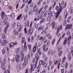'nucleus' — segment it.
Here are the masks:
<instances>
[{
	"instance_id": "f257e3e1",
	"label": "nucleus",
	"mask_w": 73,
	"mask_h": 73,
	"mask_svg": "<svg viewBox=\"0 0 73 73\" xmlns=\"http://www.w3.org/2000/svg\"><path fill=\"white\" fill-rule=\"evenodd\" d=\"M59 8L58 11V13H56V18H58V16L60 14L61 12H62V9L63 8H62V7L61 5V3H59Z\"/></svg>"
},
{
	"instance_id": "f03ea898",
	"label": "nucleus",
	"mask_w": 73,
	"mask_h": 73,
	"mask_svg": "<svg viewBox=\"0 0 73 73\" xmlns=\"http://www.w3.org/2000/svg\"><path fill=\"white\" fill-rule=\"evenodd\" d=\"M48 11H42L41 13V16H43V17H45L46 16V15Z\"/></svg>"
},
{
	"instance_id": "7ed1b4c3",
	"label": "nucleus",
	"mask_w": 73,
	"mask_h": 73,
	"mask_svg": "<svg viewBox=\"0 0 73 73\" xmlns=\"http://www.w3.org/2000/svg\"><path fill=\"white\" fill-rule=\"evenodd\" d=\"M36 66H37V63H35V65L34 64H31V70L34 71L35 69V68H36Z\"/></svg>"
},
{
	"instance_id": "20e7f679",
	"label": "nucleus",
	"mask_w": 73,
	"mask_h": 73,
	"mask_svg": "<svg viewBox=\"0 0 73 73\" xmlns=\"http://www.w3.org/2000/svg\"><path fill=\"white\" fill-rule=\"evenodd\" d=\"M30 58V56L27 55L26 57L24 58V60L26 62H28L27 61H28V60H29V59Z\"/></svg>"
},
{
	"instance_id": "39448f33",
	"label": "nucleus",
	"mask_w": 73,
	"mask_h": 73,
	"mask_svg": "<svg viewBox=\"0 0 73 73\" xmlns=\"http://www.w3.org/2000/svg\"><path fill=\"white\" fill-rule=\"evenodd\" d=\"M20 55L18 54L15 56V60L16 62H19V61Z\"/></svg>"
},
{
	"instance_id": "423d86ee",
	"label": "nucleus",
	"mask_w": 73,
	"mask_h": 73,
	"mask_svg": "<svg viewBox=\"0 0 73 73\" xmlns=\"http://www.w3.org/2000/svg\"><path fill=\"white\" fill-rule=\"evenodd\" d=\"M72 27V25L71 24H69V25H66V28H68V29H70Z\"/></svg>"
},
{
	"instance_id": "0eeeda50",
	"label": "nucleus",
	"mask_w": 73,
	"mask_h": 73,
	"mask_svg": "<svg viewBox=\"0 0 73 73\" xmlns=\"http://www.w3.org/2000/svg\"><path fill=\"white\" fill-rule=\"evenodd\" d=\"M25 26H27L28 27L29 25V22L28 21H26L25 24Z\"/></svg>"
},
{
	"instance_id": "6e6552de",
	"label": "nucleus",
	"mask_w": 73,
	"mask_h": 73,
	"mask_svg": "<svg viewBox=\"0 0 73 73\" xmlns=\"http://www.w3.org/2000/svg\"><path fill=\"white\" fill-rule=\"evenodd\" d=\"M5 16H7V15L5 14V13L4 12H2L1 13V16L2 19L4 18Z\"/></svg>"
},
{
	"instance_id": "1a4fd4ad",
	"label": "nucleus",
	"mask_w": 73,
	"mask_h": 73,
	"mask_svg": "<svg viewBox=\"0 0 73 73\" xmlns=\"http://www.w3.org/2000/svg\"><path fill=\"white\" fill-rule=\"evenodd\" d=\"M3 5L5 6H7L8 5V1L7 0L5 1L4 2Z\"/></svg>"
},
{
	"instance_id": "9d476101",
	"label": "nucleus",
	"mask_w": 73,
	"mask_h": 73,
	"mask_svg": "<svg viewBox=\"0 0 73 73\" xmlns=\"http://www.w3.org/2000/svg\"><path fill=\"white\" fill-rule=\"evenodd\" d=\"M1 67L3 70L5 69V64H4V63L1 65Z\"/></svg>"
},
{
	"instance_id": "9b49d317",
	"label": "nucleus",
	"mask_w": 73,
	"mask_h": 73,
	"mask_svg": "<svg viewBox=\"0 0 73 73\" xmlns=\"http://www.w3.org/2000/svg\"><path fill=\"white\" fill-rule=\"evenodd\" d=\"M20 29H19L18 30V32H21V29H22V28H23V25H21L20 26Z\"/></svg>"
},
{
	"instance_id": "f8f14e48",
	"label": "nucleus",
	"mask_w": 73,
	"mask_h": 73,
	"mask_svg": "<svg viewBox=\"0 0 73 73\" xmlns=\"http://www.w3.org/2000/svg\"><path fill=\"white\" fill-rule=\"evenodd\" d=\"M7 42H7V41L6 40H3L2 41V43L3 46H5V44H6V43H7Z\"/></svg>"
},
{
	"instance_id": "ddd939ff",
	"label": "nucleus",
	"mask_w": 73,
	"mask_h": 73,
	"mask_svg": "<svg viewBox=\"0 0 73 73\" xmlns=\"http://www.w3.org/2000/svg\"><path fill=\"white\" fill-rule=\"evenodd\" d=\"M48 54H50L51 53V54L52 56L53 55V50H49L48 51Z\"/></svg>"
},
{
	"instance_id": "4468645a",
	"label": "nucleus",
	"mask_w": 73,
	"mask_h": 73,
	"mask_svg": "<svg viewBox=\"0 0 73 73\" xmlns=\"http://www.w3.org/2000/svg\"><path fill=\"white\" fill-rule=\"evenodd\" d=\"M64 16H65V19L66 18V17L68 16V13H67V11L66 10H65L64 12Z\"/></svg>"
},
{
	"instance_id": "2eb2a0df",
	"label": "nucleus",
	"mask_w": 73,
	"mask_h": 73,
	"mask_svg": "<svg viewBox=\"0 0 73 73\" xmlns=\"http://www.w3.org/2000/svg\"><path fill=\"white\" fill-rule=\"evenodd\" d=\"M39 65H41V64H42V65H43L44 64V60H40L39 62Z\"/></svg>"
},
{
	"instance_id": "dca6fc26",
	"label": "nucleus",
	"mask_w": 73,
	"mask_h": 73,
	"mask_svg": "<svg viewBox=\"0 0 73 73\" xmlns=\"http://www.w3.org/2000/svg\"><path fill=\"white\" fill-rule=\"evenodd\" d=\"M24 64L23 63L20 66L19 69L20 70H22L23 69V68H24Z\"/></svg>"
},
{
	"instance_id": "f3484780",
	"label": "nucleus",
	"mask_w": 73,
	"mask_h": 73,
	"mask_svg": "<svg viewBox=\"0 0 73 73\" xmlns=\"http://www.w3.org/2000/svg\"><path fill=\"white\" fill-rule=\"evenodd\" d=\"M41 12V10H40L39 11V10L38 9H36V15H38V14H39V13H40Z\"/></svg>"
},
{
	"instance_id": "a211bd4d",
	"label": "nucleus",
	"mask_w": 73,
	"mask_h": 73,
	"mask_svg": "<svg viewBox=\"0 0 73 73\" xmlns=\"http://www.w3.org/2000/svg\"><path fill=\"white\" fill-rule=\"evenodd\" d=\"M50 12L52 14V16H53L54 17L56 16V13L54 11H52Z\"/></svg>"
},
{
	"instance_id": "6ab92c4d",
	"label": "nucleus",
	"mask_w": 73,
	"mask_h": 73,
	"mask_svg": "<svg viewBox=\"0 0 73 73\" xmlns=\"http://www.w3.org/2000/svg\"><path fill=\"white\" fill-rule=\"evenodd\" d=\"M69 53H70L69 54V55L68 56H67V57L68 58V60H71V57H70V55L71 54V53H70V52H68V54H69Z\"/></svg>"
},
{
	"instance_id": "aec40b11",
	"label": "nucleus",
	"mask_w": 73,
	"mask_h": 73,
	"mask_svg": "<svg viewBox=\"0 0 73 73\" xmlns=\"http://www.w3.org/2000/svg\"><path fill=\"white\" fill-rule=\"evenodd\" d=\"M28 6H27L25 9V13H27L28 12Z\"/></svg>"
},
{
	"instance_id": "412c9836",
	"label": "nucleus",
	"mask_w": 73,
	"mask_h": 73,
	"mask_svg": "<svg viewBox=\"0 0 73 73\" xmlns=\"http://www.w3.org/2000/svg\"><path fill=\"white\" fill-rule=\"evenodd\" d=\"M67 40H68V38H66L64 42L63 45H65L66 44V42H67Z\"/></svg>"
},
{
	"instance_id": "4be33fe9",
	"label": "nucleus",
	"mask_w": 73,
	"mask_h": 73,
	"mask_svg": "<svg viewBox=\"0 0 73 73\" xmlns=\"http://www.w3.org/2000/svg\"><path fill=\"white\" fill-rule=\"evenodd\" d=\"M10 48H12L14 46V43L13 42H11L9 44Z\"/></svg>"
},
{
	"instance_id": "5701e85b",
	"label": "nucleus",
	"mask_w": 73,
	"mask_h": 73,
	"mask_svg": "<svg viewBox=\"0 0 73 73\" xmlns=\"http://www.w3.org/2000/svg\"><path fill=\"white\" fill-rule=\"evenodd\" d=\"M35 59H36V63H37V61H38V59H39V56H35Z\"/></svg>"
},
{
	"instance_id": "b1692460",
	"label": "nucleus",
	"mask_w": 73,
	"mask_h": 73,
	"mask_svg": "<svg viewBox=\"0 0 73 73\" xmlns=\"http://www.w3.org/2000/svg\"><path fill=\"white\" fill-rule=\"evenodd\" d=\"M9 27V24H8L7 25V26L5 28V31H7V30L8 29V27Z\"/></svg>"
},
{
	"instance_id": "393cba45",
	"label": "nucleus",
	"mask_w": 73,
	"mask_h": 73,
	"mask_svg": "<svg viewBox=\"0 0 73 73\" xmlns=\"http://www.w3.org/2000/svg\"><path fill=\"white\" fill-rule=\"evenodd\" d=\"M22 16V14H21L20 15H19V16L17 18V20H19L20 19V18Z\"/></svg>"
},
{
	"instance_id": "a878e982",
	"label": "nucleus",
	"mask_w": 73,
	"mask_h": 73,
	"mask_svg": "<svg viewBox=\"0 0 73 73\" xmlns=\"http://www.w3.org/2000/svg\"><path fill=\"white\" fill-rule=\"evenodd\" d=\"M48 15L49 16L48 17H50V18L52 17H54L53 15L51 13V12H50V13H49L48 14Z\"/></svg>"
},
{
	"instance_id": "bb28decb",
	"label": "nucleus",
	"mask_w": 73,
	"mask_h": 73,
	"mask_svg": "<svg viewBox=\"0 0 73 73\" xmlns=\"http://www.w3.org/2000/svg\"><path fill=\"white\" fill-rule=\"evenodd\" d=\"M33 49V52H36V46H35L34 47Z\"/></svg>"
},
{
	"instance_id": "cd10ccee",
	"label": "nucleus",
	"mask_w": 73,
	"mask_h": 73,
	"mask_svg": "<svg viewBox=\"0 0 73 73\" xmlns=\"http://www.w3.org/2000/svg\"><path fill=\"white\" fill-rule=\"evenodd\" d=\"M38 53H39V56H41V51H40V49L38 50Z\"/></svg>"
},
{
	"instance_id": "c85d7f7f",
	"label": "nucleus",
	"mask_w": 73,
	"mask_h": 73,
	"mask_svg": "<svg viewBox=\"0 0 73 73\" xmlns=\"http://www.w3.org/2000/svg\"><path fill=\"white\" fill-rule=\"evenodd\" d=\"M33 40H34V36H32L31 38V41L32 42H33Z\"/></svg>"
},
{
	"instance_id": "c756f323",
	"label": "nucleus",
	"mask_w": 73,
	"mask_h": 73,
	"mask_svg": "<svg viewBox=\"0 0 73 73\" xmlns=\"http://www.w3.org/2000/svg\"><path fill=\"white\" fill-rule=\"evenodd\" d=\"M45 18L43 19L40 22V24H42L43 23H44V21H45V20H44Z\"/></svg>"
},
{
	"instance_id": "7c9ffc66",
	"label": "nucleus",
	"mask_w": 73,
	"mask_h": 73,
	"mask_svg": "<svg viewBox=\"0 0 73 73\" xmlns=\"http://www.w3.org/2000/svg\"><path fill=\"white\" fill-rule=\"evenodd\" d=\"M36 5H35L34 6V7L33 9V12H35V11H36Z\"/></svg>"
},
{
	"instance_id": "2f4dec72",
	"label": "nucleus",
	"mask_w": 73,
	"mask_h": 73,
	"mask_svg": "<svg viewBox=\"0 0 73 73\" xmlns=\"http://www.w3.org/2000/svg\"><path fill=\"white\" fill-rule=\"evenodd\" d=\"M61 49H62V48H61V47L60 46L58 47V52H60V50H61Z\"/></svg>"
},
{
	"instance_id": "473e14b6",
	"label": "nucleus",
	"mask_w": 73,
	"mask_h": 73,
	"mask_svg": "<svg viewBox=\"0 0 73 73\" xmlns=\"http://www.w3.org/2000/svg\"><path fill=\"white\" fill-rule=\"evenodd\" d=\"M54 23H55L54 22L52 23L51 24V25H52V28L53 29V28H54V25H55V24Z\"/></svg>"
},
{
	"instance_id": "72a5a7b5",
	"label": "nucleus",
	"mask_w": 73,
	"mask_h": 73,
	"mask_svg": "<svg viewBox=\"0 0 73 73\" xmlns=\"http://www.w3.org/2000/svg\"><path fill=\"white\" fill-rule=\"evenodd\" d=\"M25 42V39L24 38V37H23L22 38V43H24Z\"/></svg>"
},
{
	"instance_id": "f704fd0d",
	"label": "nucleus",
	"mask_w": 73,
	"mask_h": 73,
	"mask_svg": "<svg viewBox=\"0 0 73 73\" xmlns=\"http://www.w3.org/2000/svg\"><path fill=\"white\" fill-rule=\"evenodd\" d=\"M29 48L30 50H32V48H31V44H29L28 45Z\"/></svg>"
},
{
	"instance_id": "c9c22d12",
	"label": "nucleus",
	"mask_w": 73,
	"mask_h": 73,
	"mask_svg": "<svg viewBox=\"0 0 73 73\" xmlns=\"http://www.w3.org/2000/svg\"><path fill=\"white\" fill-rule=\"evenodd\" d=\"M50 44V41L48 40L47 42V44H46V46H48Z\"/></svg>"
},
{
	"instance_id": "e433bc0d",
	"label": "nucleus",
	"mask_w": 73,
	"mask_h": 73,
	"mask_svg": "<svg viewBox=\"0 0 73 73\" xmlns=\"http://www.w3.org/2000/svg\"><path fill=\"white\" fill-rule=\"evenodd\" d=\"M54 5H53L51 7L52 8H54V6H55V5H56V2H54Z\"/></svg>"
},
{
	"instance_id": "4c0bfd02",
	"label": "nucleus",
	"mask_w": 73,
	"mask_h": 73,
	"mask_svg": "<svg viewBox=\"0 0 73 73\" xmlns=\"http://www.w3.org/2000/svg\"><path fill=\"white\" fill-rule=\"evenodd\" d=\"M62 52L61 51L58 54V57H60L61 56V54H62Z\"/></svg>"
},
{
	"instance_id": "58836bf2",
	"label": "nucleus",
	"mask_w": 73,
	"mask_h": 73,
	"mask_svg": "<svg viewBox=\"0 0 73 73\" xmlns=\"http://www.w3.org/2000/svg\"><path fill=\"white\" fill-rule=\"evenodd\" d=\"M16 23H14L12 25V28H14L16 26Z\"/></svg>"
},
{
	"instance_id": "ea45409f",
	"label": "nucleus",
	"mask_w": 73,
	"mask_h": 73,
	"mask_svg": "<svg viewBox=\"0 0 73 73\" xmlns=\"http://www.w3.org/2000/svg\"><path fill=\"white\" fill-rule=\"evenodd\" d=\"M72 39V36H70L69 37H68V40L69 41L70 40H71Z\"/></svg>"
},
{
	"instance_id": "a19ab883",
	"label": "nucleus",
	"mask_w": 73,
	"mask_h": 73,
	"mask_svg": "<svg viewBox=\"0 0 73 73\" xmlns=\"http://www.w3.org/2000/svg\"><path fill=\"white\" fill-rule=\"evenodd\" d=\"M25 61L23 63V64L24 66L25 65H27V64H28V61L27 62H26V61Z\"/></svg>"
},
{
	"instance_id": "79ce46f5",
	"label": "nucleus",
	"mask_w": 73,
	"mask_h": 73,
	"mask_svg": "<svg viewBox=\"0 0 73 73\" xmlns=\"http://www.w3.org/2000/svg\"><path fill=\"white\" fill-rule=\"evenodd\" d=\"M38 25H35V28H36V29H38Z\"/></svg>"
},
{
	"instance_id": "37998d69",
	"label": "nucleus",
	"mask_w": 73,
	"mask_h": 73,
	"mask_svg": "<svg viewBox=\"0 0 73 73\" xmlns=\"http://www.w3.org/2000/svg\"><path fill=\"white\" fill-rule=\"evenodd\" d=\"M2 54H5V49H3L2 50Z\"/></svg>"
},
{
	"instance_id": "c03bdc74",
	"label": "nucleus",
	"mask_w": 73,
	"mask_h": 73,
	"mask_svg": "<svg viewBox=\"0 0 73 73\" xmlns=\"http://www.w3.org/2000/svg\"><path fill=\"white\" fill-rule=\"evenodd\" d=\"M66 21H64L63 22V25H64V26H65V25H66Z\"/></svg>"
},
{
	"instance_id": "a18cd8bd",
	"label": "nucleus",
	"mask_w": 73,
	"mask_h": 73,
	"mask_svg": "<svg viewBox=\"0 0 73 73\" xmlns=\"http://www.w3.org/2000/svg\"><path fill=\"white\" fill-rule=\"evenodd\" d=\"M20 48H17L16 51L17 53H18V52H19V51H20Z\"/></svg>"
},
{
	"instance_id": "49530a36",
	"label": "nucleus",
	"mask_w": 73,
	"mask_h": 73,
	"mask_svg": "<svg viewBox=\"0 0 73 73\" xmlns=\"http://www.w3.org/2000/svg\"><path fill=\"white\" fill-rule=\"evenodd\" d=\"M58 9H59V7H58V6H57L56 7V8H55L56 10V11H57V10H58Z\"/></svg>"
},
{
	"instance_id": "de8ad7c7",
	"label": "nucleus",
	"mask_w": 73,
	"mask_h": 73,
	"mask_svg": "<svg viewBox=\"0 0 73 73\" xmlns=\"http://www.w3.org/2000/svg\"><path fill=\"white\" fill-rule=\"evenodd\" d=\"M61 66L62 67L64 68V67H65V64L64 63H62L61 64Z\"/></svg>"
},
{
	"instance_id": "09e8293b",
	"label": "nucleus",
	"mask_w": 73,
	"mask_h": 73,
	"mask_svg": "<svg viewBox=\"0 0 73 73\" xmlns=\"http://www.w3.org/2000/svg\"><path fill=\"white\" fill-rule=\"evenodd\" d=\"M27 17H28V15H27V14H26L25 15V18H24L25 20H26V19H27Z\"/></svg>"
},
{
	"instance_id": "8fccbe9b",
	"label": "nucleus",
	"mask_w": 73,
	"mask_h": 73,
	"mask_svg": "<svg viewBox=\"0 0 73 73\" xmlns=\"http://www.w3.org/2000/svg\"><path fill=\"white\" fill-rule=\"evenodd\" d=\"M33 24V22H31L30 25V28H31V27H32V25Z\"/></svg>"
},
{
	"instance_id": "3c124183",
	"label": "nucleus",
	"mask_w": 73,
	"mask_h": 73,
	"mask_svg": "<svg viewBox=\"0 0 73 73\" xmlns=\"http://www.w3.org/2000/svg\"><path fill=\"white\" fill-rule=\"evenodd\" d=\"M29 13L30 15H31L32 14V12L31 11H30L29 12Z\"/></svg>"
},
{
	"instance_id": "603ef678",
	"label": "nucleus",
	"mask_w": 73,
	"mask_h": 73,
	"mask_svg": "<svg viewBox=\"0 0 73 73\" xmlns=\"http://www.w3.org/2000/svg\"><path fill=\"white\" fill-rule=\"evenodd\" d=\"M3 64H4L6 63V59H5L3 60Z\"/></svg>"
},
{
	"instance_id": "864d4df0",
	"label": "nucleus",
	"mask_w": 73,
	"mask_h": 73,
	"mask_svg": "<svg viewBox=\"0 0 73 73\" xmlns=\"http://www.w3.org/2000/svg\"><path fill=\"white\" fill-rule=\"evenodd\" d=\"M33 3H32L30 5V7H33Z\"/></svg>"
},
{
	"instance_id": "5fc2aeb1",
	"label": "nucleus",
	"mask_w": 73,
	"mask_h": 73,
	"mask_svg": "<svg viewBox=\"0 0 73 73\" xmlns=\"http://www.w3.org/2000/svg\"><path fill=\"white\" fill-rule=\"evenodd\" d=\"M53 64V62H52V61H50L49 62V64L50 65H52Z\"/></svg>"
},
{
	"instance_id": "6e6d98bb",
	"label": "nucleus",
	"mask_w": 73,
	"mask_h": 73,
	"mask_svg": "<svg viewBox=\"0 0 73 73\" xmlns=\"http://www.w3.org/2000/svg\"><path fill=\"white\" fill-rule=\"evenodd\" d=\"M24 31L25 32V33H26V34H27V28H25V29Z\"/></svg>"
},
{
	"instance_id": "4d7b16f0",
	"label": "nucleus",
	"mask_w": 73,
	"mask_h": 73,
	"mask_svg": "<svg viewBox=\"0 0 73 73\" xmlns=\"http://www.w3.org/2000/svg\"><path fill=\"white\" fill-rule=\"evenodd\" d=\"M2 38H5V35L4 34L2 35Z\"/></svg>"
},
{
	"instance_id": "13d9d810",
	"label": "nucleus",
	"mask_w": 73,
	"mask_h": 73,
	"mask_svg": "<svg viewBox=\"0 0 73 73\" xmlns=\"http://www.w3.org/2000/svg\"><path fill=\"white\" fill-rule=\"evenodd\" d=\"M8 9H12V7L11 6H9L8 7Z\"/></svg>"
},
{
	"instance_id": "bf43d9fd",
	"label": "nucleus",
	"mask_w": 73,
	"mask_h": 73,
	"mask_svg": "<svg viewBox=\"0 0 73 73\" xmlns=\"http://www.w3.org/2000/svg\"><path fill=\"white\" fill-rule=\"evenodd\" d=\"M50 18H50L49 17H47V20L48 21H49V20H50Z\"/></svg>"
},
{
	"instance_id": "052dcab7",
	"label": "nucleus",
	"mask_w": 73,
	"mask_h": 73,
	"mask_svg": "<svg viewBox=\"0 0 73 73\" xmlns=\"http://www.w3.org/2000/svg\"><path fill=\"white\" fill-rule=\"evenodd\" d=\"M41 19V16H40V17H38V18L37 19V21H38L40 19Z\"/></svg>"
},
{
	"instance_id": "680f3d73",
	"label": "nucleus",
	"mask_w": 73,
	"mask_h": 73,
	"mask_svg": "<svg viewBox=\"0 0 73 73\" xmlns=\"http://www.w3.org/2000/svg\"><path fill=\"white\" fill-rule=\"evenodd\" d=\"M50 35V34H47L46 35V37H49Z\"/></svg>"
},
{
	"instance_id": "e2e57ef3",
	"label": "nucleus",
	"mask_w": 73,
	"mask_h": 73,
	"mask_svg": "<svg viewBox=\"0 0 73 73\" xmlns=\"http://www.w3.org/2000/svg\"><path fill=\"white\" fill-rule=\"evenodd\" d=\"M67 66H68V63H67V62H66V67H65V68L67 69Z\"/></svg>"
},
{
	"instance_id": "0e129e2a",
	"label": "nucleus",
	"mask_w": 73,
	"mask_h": 73,
	"mask_svg": "<svg viewBox=\"0 0 73 73\" xmlns=\"http://www.w3.org/2000/svg\"><path fill=\"white\" fill-rule=\"evenodd\" d=\"M44 68H46V63H45L44 64Z\"/></svg>"
},
{
	"instance_id": "69168bd1",
	"label": "nucleus",
	"mask_w": 73,
	"mask_h": 73,
	"mask_svg": "<svg viewBox=\"0 0 73 73\" xmlns=\"http://www.w3.org/2000/svg\"><path fill=\"white\" fill-rule=\"evenodd\" d=\"M41 2V0H40L38 3V5H39L40 4V3Z\"/></svg>"
},
{
	"instance_id": "338daca9",
	"label": "nucleus",
	"mask_w": 73,
	"mask_h": 73,
	"mask_svg": "<svg viewBox=\"0 0 73 73\" xmlns=\"http://www.w3.org/2000/svg\"><path fill=\"white\" fill-rule=\"evenodd\" d=\"M29 32H30L31 33H33V31L32 30L30 29L29 30Z\"/></svg>"
},
{
	"instance_id": "774afa93",
	"label": "nucleus",
	"mask_w": 73,
	"mask_h": 73,
	"mask_svg": "<svg viewBox=\"0 0 73 73\" xmlns=\"http://www.w3.org/2000/svg\"><path fill=\"white\" fill-rule=\"evenodd\" d=\"M71 53H73V48H71Z\"/></svg>"
}]
</instances>
